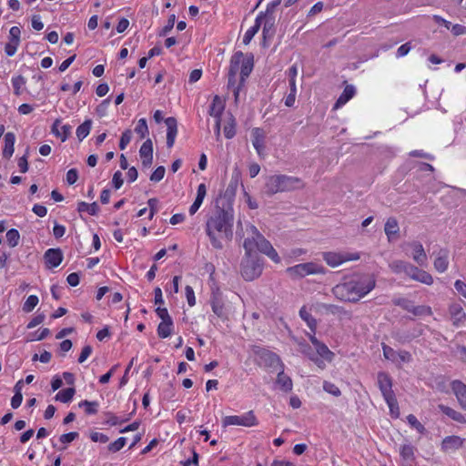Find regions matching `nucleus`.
<instances>
[{
	"label": "nucleus",
	"instance_id": "nucleus-1",
	"mask_svg": "<svg viewBox=\"0 0 466 466\" xmlns=\"http://www.w3.org/2000/svg\"><path fill=\"white\" fill-rule=\"evenodd\" d=\"M376 287L372 274L353 275L332 289L333 295L342 301L358 302Z\"/></svg>",
	"mask_w": 466,
	"mask_h": 466
},
{
	"label": "nucleus",
	"instance_id": "nucleus-2",
	"mask_svg": "<svg viewBox=\"0 0 466 466\" xmlns=\"http://www.w3.org/2000/svg\"><path fill=\"white\" fill-rule=\"evenodd\" d=\"M233 215L225 209H218L206 222V233L214 248L221 249L224 241L233 235Z\"/></svg>",
	"mask_w": 466,
	"mask_h": 466
},
{
	"label": "nucleus",
	"instance_id": "nucleus-3",
	"mask_svg": "<svg viewBox=\"0 0 466 466\" xmlns=\"http://www.w3.org/2000/svg\"><path fill=\"white\" fill-rule=\"evenodd\" d=\"M253 69L252 57H247L240 51L236 52L230 59L228 88L233 92L235 100L238 99L239 91Z\"/></svg>",
	"mask_w": 466,
	"mask_h": 466
},
{
	"label": "nucleus",
	"instance_id": "nucleus-4",
	"mask_svg": "<svg viewBox=\"0 0 466 466\" xmlns=\"http://www.w3.org/2000/svg\"><path fill=\"white\" fill-rule=\"evenodd\" d=\"M266 191L268 195H274L279 192H286L304 187L303 181L297 177L287 175H273L268 177Z\"/></svg>",
	"mask_w": 466,
	"mask_h": 466
},
{
	"label": "nucleus",
	"instance_id": "nucleus-5",
	"mask_svg": "<svg viewBox=\"0 0 466 466\" xmlns=\"http://www.w3.org/2000/svg\"><path fill=\"white\" fill-rule=\"evenodd\" d=\"M286 272L292 279H300L309 275L325 274L326 269L322 265L310 261L289 267Z\"/></svg>",
	"mask_w": 466,
	"mask_h": 466
},
{
	"label": "nucleus",
	"instance_id": "nucleus-6",
	"mask_svg": "<svg viewBox=\"0 0 466 466\" xmlns=\"http://www.w3.org/2000/svg\"><path fill=\"white\" fill-rule=\"evenodd\" d=\"M262 265L257 255H246L241 262V274L246 280L251 281L260 276Z\"/></svg>",
	"mask_w": 466,
	"mask_h": 466
},
{
	"label": "nucleus",
	"instance_id": "nucleus-7",
	"mask_svg": "<svg viewBox=\"0 0 466 466\" xmlns=\"http://www.w3.org/2000/svg\"><path fill=\"white\" fill-rule=\"evenodd\" d=\"M258 423L255 413L249 410L242 415H229L226 416L222 420V426H243V427H253Z\"/></svg>",
	"mask_w": 466,
	"mask_h": 466
},
{
	"label": "nucleus",
	"instance_id": "nucleus-8",
	"mask_svg": "<svg viewBox=\"0 0 466 466\" xmlns=\"http://www.w3.org/2000/svg\"><path fill=\"white\" fill-rule=\"evenodd\" d=\"M247 231L257 236V249L261 253L266 254L268 258H270L274 262L279 263L280 261V258L278 255L277 251L274 249L272 245L268 241L257 229V228L253 225H249L247 228Z\"/></svg>",
	"mask_w": 466,
	"mask_h": 466
},
{
	"label": "nucleus",
	"instance_id": "nucleus-9",
	"mask_svg": "<svg viewBox=\"0 0 466 466\" xmlns=\"http://www.w3.org/2000/svg\"><path fill=\"white\" fill-rule=\"evenodd\" d=\"M360 258V255L358 253H348V252H324L323 259L325 262L332 267L336 268L339 265L348 262L358 260Z\"/></svg>",
	"mask_w": 466,
	"mask_h": 466
},
{
	"label": "nucleus",
	"instance_id": "nucleus-10",
	"mask_svg": "<svg viewBox=\"0 0 466 466\" xmlns=\"http://www.w3.org/2000/svg\"><path fill=\"white\" fill-rule=\"evenodd\" d=\"M383 350V356L385 359L392 361V362H403V363H409L411 361V354L407 350H400L396 351L390 346H387L385 344L382 345Z\"/></svg>",
	"mask_w": 466,
	"mask_h": 466
},
{
	"label": "nucleus",
	"instance_id": "nucleus-11",
	"mask_svg": "<svg viewBox=\"0 0 466 466\" xmlns=\"http://www.w3.org/2000/svg\"><path fill=\"white\" fill-rule=\"evenodd\" d=\"M377 383L384 400L390 399L395 396L392 390V380L387 373L379 372L377 376Z\"/></svg>",
	"mask_w": 466,
	"mask_h": 466
},
{
	"label": "nucleus",
	"instance_id": "nucleus-12",
	"mask_svg": "<svg viewBox=\"0 0 466 466\" xmlns=\"http://www.w3.org/2000/svg\"><path fill=\"white\" fill-rule=\"evenodd\" d=\"M308 336H309V340L315 347V350L317 351L319 356L321 357L322 359L326 360L328 362L332 361L334 353L332 351H330L329 350V348L324 343L319 341L315 337V332L311 331V333H309Z\"/></svg>",
	"mask_w": 466,
	"mask_h": 466
},
{
	"label": "nucleus",
	"instance_id": "nucleus-13",
	"mask_svg": "<svg viewBox=\"0 0 466 466\" xmlns=\"http://www.w3.org/2000/svg\"><path fill=\"white\" fill-rule=\"evenodd\" d=\"M449 315L453 326L460 327L466 320V313L460 303H451L449 306Z\"/></svg>",
	"mask_w": 466,
	"mask_h": 466
},
{
	"label": "nucleus",
	"instance_id": "nucleus-14",
	"mask_svg": "<svg viewBox=\"0 0 466 466\" xmlns=\"http://www.w3.org/2000/svg\"><path fill=\"white\" fill-rule=\"evenodd\" d=\"M416 449L410 444H404L400 448L401 466H416Z\"/></svg>",
	"mask_w": 466,
	"mask_h": 466
},
{
	"label": "nucleus",
	"instance_id": "nucleus-15",
	"mask_svg": "<svg viewBox=\"0 0 466 466\" xmlns=\"http://www.w3.org/2000/svg\"><path fill=\"white\" fill-rule=\"evenodd\" d=\"M46 266L52 268L59 266L63 260V254L59 248H49L44 255Z\"/></svg>",
	"mask_w": 466,
	"mask_h": 466
},
{
	"label": "nucleus",
	"instance_id": "nucleus-16",
	"mask_svg": "<svg viewBox=\"0 0 466 466\" xmlns=\"http://www.w3.org/2000/svg\"><path fill=\"white\" fill-rule=\"evenodd\" d=\"M464 439L459 436H448L441 442V450L445 452L454 451L462 447Z\"/></svg>",
	"mask_w": 466,
	"mask_h": 466
},
{
	"label": "nucleus",
	"instance_id": "nucleus-17",
	"mask_svg": "<svg viewBox=\"0 0 466 466\" xmlns=\"http://www.w3.org/2000/svg\"><path fill=\"white\" fill-rule=\"evenodd\" d=\"M252 145L257 153L261 156L265 149V134L264 131L258 127L253 128L251 131Z\"/></svg>",
	"mask_w": 466,
	"mask_h": 466
},
{
	"label": "nucleus",
	"instance_id": "nucleus-18",
	"mask_svg": "<svg viewBox=\"0 0 466 466\" xmlns=\"http://www.w3.org/2000/svg\"><path fill=\"white\" fill-rule=\"evenodd\" d=\"M139 155L144 167H149L153 161V144L151 139L146 140L140 147Z\"/></svg>",
	"mask_w": 466,
	"mask_h": 466
},
{
	"label": "nucleus",
	"instance_id": "nucleus-19",
	"mask_svg": "<svg viewBox=\"0 0 466 466\" xmlns=\"http://www.w3.org/2000/svg\"><path fill=\"white\" fill-rule=\"evenodd\" d=\"M167 125V147L171 148L174 146L175 139L177 134V123L175 117H167L165 119Z\"/></svg>",
	"mask_w": 466,
	"mask_h": 466
},
{
	"label": "nucleus",
	"instance_id": "nucleus-20",
	"mask_svg": "<svg viewBox=\"0 0 466 466\" xmlns=\"http://www.w3.org/2000/svg\"><path fill=\"white\" fill-rule=\"evenodd\" d=\"M451 390L461 407L466 410V385L460 380H453L451 382Z\"/></svg>",
	"mask_w": 466,
	"mask_h": 466
},
{
	"label": "nucleus",
	"instance_id": "nucleus-21",
	"mask_svg": "<svg viewBox=\"0 0 466 466\" xmlns=\"http://www.w3.org/2000/svg\"><path fill=\"white\" fill-rule=\"evenodd\" d=\"M60 119H56L55 122L52 125V133L57 137H60L61 140L64 142L67 139V137L71 134V126L70 125H61Z\"/></svg>",
	"mask_w": 466,
	"mask_h": 466
},
{
	"label": "nucleus",
	"instance_id": "nucleus-22",
	"mask_svg": "<svg viewBox=\"0 0 466 466\" xmlns=\"http://www.w3.org/2000/svg\"><path fill=\"white\" fill-rule=\"evenodd\" d=\"M434 268L437 271L442 273L449 266V251L447 249H440L434 259Z\"/></svg>",
	"mask_w": 466,
	"mask_h": 466
},
{
	"label": "nucleus",
	"instance_id": "nucleus-23",
	"mask_svg": "<svg viewBox=\"0 0 466 466\" xmlns=\"http://www.w3.org/2000/svg\"><path fill=\"white\" fill-rule=\"evenodd\" d=\"M262 15V24L263 25V37L266 40L267 38L270 39L273 37L275 34V16L271 15Z\"/></svg>",
	"mask_w": 466,
	"mask_h": 466
},
{
	"label": "nucleus",
	"instance_id": "nucleus-24",
	"mask_svg": "<svg viewBox=\"0 0 466 466\" xmlns=\"http://www.w3.org/2000/svg\"><path fill=\"white\" fill-rule=\"evenodd\" d=\"M300 351L304 355H306L310 360H312L319 368H325V361L327 360L319 357L317 351H313V350L309 345L301 344Z\"/></svg>",
	"mask_w": 466,
	"mask_h": 466
},
{
	"label": "nucleus",
	"instance_id": "nucleus-25",
	"mask_svg": "<svg viewBox=\"0 0 466 466\" xmlns=\"http://www.w3.org/2000/svg\"><path fill=\"white\" fill-rule=\"evenodd\" d=\"M261 358L267 366L270 368L283 369V363L281 362L280 358L276 353L271 352L269 350H265L262 352Z\"/></svg>",
	"mask_w": 466,
	"mask_h": 466
},
{
	"label": "nucleus",
	"instance_id": "nucleus-26",
	"mask_svg": "<svg viewBox=\"0 0 466 466\" xmlns=\"http://www.w3.org/2000/svg\"><path fill=\"white\" fill-rule=\"evenodd\" d=\"M15 141V136L14 133L8 132L5 135V137H4L5 146H4L3 153H2L4 157L8 159L13 156L14 150H15V147H14Z\"/></svg>",
	"mask_w": 466,
	"mask_h": 466
},
{
	"label": "nucleus",
	"instance_id": "nucleus-27",
	"mask_svg": "<svg viewBox=\"0 0 466 466\" xmlns=\"http://www.w3.org/2000/svg\"><path fill=\"white\" fill-rule=\"evenodd\" d=\"M355 87L353 86H347L342 94L339 96L338 100L336 101L334 105V109H338L340 106H344L350 99H351L355 95Z\"/></svg>",
	"mask_w": 466,
	"mask_h": 466
},
{
	"label": "nucleus",
	"instance_id": "nucleus-28",
	"mask_svg": "<svg viewBox=\"0 0 466 466\" xmlns=\"http://www.w3.org/2000/svg\"><path fill=\"white\" fill-rule=\"evenodd\" d=\"M224 108H225L224 102L218 96H216L213 98V101L210 105L209 115L213 117H215L216 119H220V116L224 111Z\"/></svg>",
	"mask_w": 466,
	"mask_h": 466
},
{
	"label": "nucleus",
	"instance_id": "nucleus-29",
	"mask_svg": "<svg viewBox=\"0 0 466 466\" xmlns=\"http://www.w3.org/2000/svg\"><path fill=\"white\" fill-rule=\"evenodd\" d=\"M276 383L285 392L290 391L293 387L291 379L284 373L283 369H280V371L278 373Z\"/></svg>",
	"mask_w": 466,
	"mask_h": 466
},
{
	"label": "nucleus",
	"instance_id": "nucleus-30",
	"mask_svg": "<svg viewBox=\"0 0 466 466\" xmlns=\"http://www.w3.org/2000/svg\"><path fill=\"white\" fill-rule=\"evenodd\" d=\"M385 234L388 239L390 240L392 237L396 236L400 231V227L395 218H389L384 226Z\"/></svg>",
	"mask_w": 466,
	"mask_h": 466
},
{
	"label": "nucleus",
	"instance_id": "nucleus-31",
	"mask_svg": "<svg viewBox=\"0 0 466 466\" xmlns=\"http://www.w3.org/2000/svg\"><path fill=\"white\" fill-rule=\"evenodd\" d=\"M413 255L412 258L419 265L422 266L427 260V255L424 251L422 245L419 242L412 244Z\"/></svg>",
	"mask_w": 466,
	"mask_h": 466
},
{
	"label": "nucleus",
	"instance_id": "nucleus-32",
	"mask_svg": "<svg viewBox=\"0 0 466 466\" xmlns=\"http://www.w3.org/2000/svg\"><path fill=\"white\" fill-rule=\"evenodd\" d=\"M439 409L441 412H443L445 415H447L453 420L461 422V423L466 422L464 416L460 411H457V410H453L452 408H450L443 404L439 405Z\"/></svg>",
	"mask_w": 466,
	"mask_h": 466
},
{
	"label": "nucleus",
	"instance_id": "nucleus-33",
	"mask_svg": "<svg viewBox=\"0 0 466 466\" xmlns=\"http://www.w3.org/2000/svg\"><path fill=\"white\" fill-rule=\"evenodd\" d=\"M261 24H262V15H258L256 18L255 25L253 26H251L249 29H248L243 36V43L245 45H248L250 43V41L252 40L254 35L258 32V30L261 26Z\"/></svg>",
	"mask_w": 466,
	"mask_h": 466
},
{
	"label": "nucleus",
	"instance_id": "nucleus-34",
	"mask_svg": "<svg viewBox=\"0 0 466 466\" xmlns=\"http://www.w3.org/2000/svg\"><path fill=\"white\" fill-rule=\"evenodd\" d=\"M173 330V320L161 321L157 326V335L161 339L169 337Z\"/></svg>",
	"mask_w": 466,
	"mask_h": 466
},
{
	"label": "nucleus",
	"instance_id": "nucleus-35",
	"mask_svg": "<svg viewBox=\"0 0 466 466\" xmlns=\"http://www.w3.org/2000/svg\"><path fill=\"white\" fill-rule=\"evenodd\" d=\"M300 318L307 323L312 332L316 331L317 320L307 310L306 307H302L299 310Z\"/></svg>",
	"mask_w": 466,
	"mask_h": 466
},
{
	"label": "nucleus",
	"instance_id": "nucleus-36",
	"mask_svg": "<svg viewBox=\"0 0 466 466\" xmlns=\"http://www.w3.org/2000/svg\"><path fill=\"white\" fill-rule=\"evenodd\" d=\"M250 235L244 241V248L246 250V255H257L255 250L257 249V236L248 231Z\"/></svg>",
	"mask_w": 466,
	"mask_h": 466
},
{
	"label": "nucleus",
	"instance_id": "nucleus-37",
	"mask_svg": "<svg viewBox=\"0 0 466 466\" xmlns=\"http://www.w3.org/2000/svg\"><path fill=\"white\" fill-rule=\"evenodd\" d=\"M99 210L98 205L96 202H93L91 204L86 202H79L77 206V211L79 213L86 212L89 215H96Z\"/></svg>",
	"mask_w": 466,
	"mask_h": 466
},
{
	"label": "nucleus",
	"instance_id": "nucleus-38",
	"mask_svg": "<svg viewBox=\"0 0 466 466\" xmlns=\"http://www.w3.org/2000/svg\"><path fill=\"white\" fill-rule=\"evenodd\" d=\"M91 127H92V120L87 119L76 128V137L79 141H82L84 138H86L89 135Z\"/></svg>",
	"mask_w": 466,
	"mask_h": 466
},
{
	"label": "nucleus",
	"instance_id": "nucleus-39",
	"mask_svg": "<svg viewBox=\"0 0 466 466\" xmlns=\"http://www.w3.org/2000/svg\"><path fill=\"white\" fill-rule=\"evenodd\" d=\"M75 392L76 390L74 388L62 390L56 395V400L64 403H67L73 399Z\"/></svg>",
	"mask_w": 466,
	"mask_h": 466
},
{
	"label": "nucleus",
	"instance_id": "nucleus-40",
	"mask_svg": "<svg viewBox=\"0 0 466 466\" xmlns=\"http://www.w3.org/2000/svg\"><path fill=\"white\" fill-rule=\"evenodd\" d=\"M289 94L286 96L284 103H285L286 106L291 107L294 106L295 101H296V94H297L296 82L289 81Z\"/></svg>",
	"mask_w": 466,
	"mask_h": 466
},
{
	"label": "nucleus",
	"instance_id": "nucleus-41",
	"mask_svg": "<svg viewBox=\"0 0 466 466\" xmlns=\"http://www.w3.org/2000/svg\"><path fill=\"white\" fill-rule=\"evenodd\" d=\"M211 308L213 312L219 318L224 316V305L218 295H214L211 299Z\"/></svg>",
	"mask_w": 466,
	"mask_h": 466
},
{
	"label": "nucleus",
	"instance_id": "nucleus-42",
	"mask_svg": "<svg viewBox=\"0 0 466 466\" xmlns=\"http://www.w3.org/2000/svg\"><path fill=\"white\" fill-rule=\"evenodd\" d=\"M413 280L421 282L426 285H431L433 283V279L431 275L420 268L418 269V272L416 273Z\"/></svg>",
	"mask_w": 466,
	"mask_h": 466
},
{
	"label": "nucleus",
	"instance_id": "nucleus-43",
	"mask_svg": "<svg viewBox=\"0 0 466 466\" xmlns=\"http://www.w3.org/2000/svg\"><path fill=\"white\" fill-rule=\"evenodd\" d=\"M413 280L421 282L426 285H431L433 283V279L431 275L420 268L418 269V272L416 273Z\"/></svg>",
	"mask_w": 466,
	"mask_h": 466
},
{
	"label": "nucleus",
	"instance_id": "nucleus-44",
	"mask_svg": "<svg viewBox=\"0 0 466 466\" xmlns=\"http://www.w3.org/2000/svg\"><path fill=\"white\" fill-rule=\"evenodd\" d=\"M5 238L8 245L12 248H15L19 243L20 234L16 229L12 228L6 232Z\"/></svg>",
	"mask_w": 466,
	"mask_h": 466
},
{
	"label": "nucleus",
	"instance_id": "nucleus-45",
	"mask_svg": "<svg viewBox=\"0 0 466 466\" xmlns=\"http://www.w3.org/2000/svg\"><path fill=\"white\" fill-rule=\"evenodd\" d=\"M414 316H431L432 314L431 308L426 305L412 306L411 311Z\"/></svg>",
	"mask_w": 466,
	"mask_h": 466
},
{
	"label": "nucleus",
	"instance_id": "nucleus-46",
	"mask_svg": "<svg viewBox=\"0 0 466 466\" xmlns=\"http://www.w3.org/2000/svg\"><path fill=\"white\" fill-rule=\"evenodd\" d=\"M12 85L14 87V93L16 96H19L22 93V88L25 85V79L22 76H15L12 78Z\"/></svg>",
	"mask_w": 466,
	"mask_h": 466
},
{
	"label": "nucleus",
	"instance_id": "nucleus-47",
	"mask_svg": "<svg viewBox=\"0 0 466 466\" xmlns=\"http://www.w3.org/2000/svg\"><path fill=\"white\" fill-rule=\"evenodd\" d=\"M38 298L35 295H30L23 305V310L25 312H31L35 306L38 304Z\"/></svg>",
	"mask_w": 466,
	"mask_h": 466
},
{
	"label": "nucleus",
	"instance_id": "nucleus-48",
	"mask_svg": "<svg viewBox=\"0 0 466 466\" xmlns=\"http://www.w3.org/2000/svg\"><path fill=\"white\" fill-rule=\"evenodd\" d=\"M385 401L387 402V404L389 406L390 414L393 417L398 418L399 415H400V410H399V405H398V401L396 400V397L393 396L390 399L385 400Z\"/></svg>",
	"mask_w": 466,
	"mask_h": 466
},
{
	"label": "nucleus",
	"instance_id": "nucleus-49",
	"mask_svg": "<svg viewBox=\"0 0 466 466\" xmlns=\"http://www.w3.org/2000/svg\"><path fill=\"white\" fill-rule=\"evenodd\" d=\"M408 262L402 260L392 261L389 267L396 274L404 273Z\"/></svg>",
	"mask_w": 466,
	"mask_h": 466
},
{
	"label": "nucleus",
	"instance_id": "nucleus-50",
	"mask_svg": "<svg viewBox=\"0 0 466 466\" xmlns=\"http://www.w3.org/2000/svg\"><path fill=\"white\" fill-rule=\"evenodd\" d=\"M135 131L140 136L141 138L146 137V136L148 134V127L145 118L138 120Z\"/></svg>",
	"mask_w": 466,
	"mask_h": 466
},
{
	"label": "nucleus",
	"instance_id": "nucleus-51",
	"mask_svg": "<svg viewBox=\"0 0 466 466\" xmlns=\"http://www.w3.org/2000/svg\"><path fill=\"white\" fill-rule=\"evenodd\" d=\"M79 407H85L87 414H96L98 403L96 401L83 400L79 403Z\"/></svg>",
	"mask_w": 466,
	"mask_h": 466
},
{
	"label": "nucleus",
	"instance_id": "nucleus-52",
	"mask_svg": "<svg viewBox=\"0 0 466 466\" xmlns=\"http://www.w3.org/2000/svg\"><path fill=\"white\" fill-rule=\"evenodd\" d=\"M321 308L325 309L326 312L331 313L333 315H340L345 313L343 308L333 304H322Z\"/></svg>",
	"mask_w": 466,
	"mask_h": 466
},
{
	"label": "nucleus",
	"instance_id": "nucleus-53",
	"mask_svg": "<svg viewBox=\"0 0 466 466\" xmlns=\"http://www.w3.org/2000/svg\"><path fill=\"white\" fill-rule=\"evenodd\" d=\"M126 438L120 437L114 442L108 445V450L112 452H116L120 451L126 445Z\"/></svg>",
	"mask_w": 466,
	"mask_h": 466
},
{
	"label": "nucleus",
	"instance_id": "nucleus-54",
	"mask_svg": "<svg viewBox=\"0 0 466 466\" xmlns=\"http://www.w3.org/2000/svg\"><path fill=\"white\" fill-rule=\"evenodd\" d=\"M20 41H13L9 40L8 43L5 44V52L8 56H12L15 54L17 47L19 46Z\"/></svg>",
	"mask_w": 466,
	"mask_h": 466
},
{
	"label": "nucleus",
	"instance_id": "nucleus-55",
	"mask_svg": "<svg viewBox=\"0 0 466 466\" xmlns=\"http://www.w3.org/2000/svg\"><path fill=\"white\" fill-rule=\"evenodd\" d=\"M236 134L235 130V121L230 118L229 122L224 127V135L227 138H232Z\"/></svg>",
	"mask_w": 466,
	"mask_h": 466
},
{
	"label": "nucleus",
	"instance_id": "nucleus-56",
	"mask_svg": "<svg viewBox=\"0 0 466 466\" xmlns=\"http://www.w3.org/2000/svg\"><path fill=\"white\" fill-rule=\"evenodd\" d=\"M165 172L166 169L164 167L160 166L157 167L156 170L151 174L150 180L155 183L159 182L163 179Z\"/></svg>",
	"mask_w": 466,
	"mask_h": 466
},
{
	"label": "nucleus",
	"instance_id": "nucleus-57",
	"mask_svg": "<svg viewBox=\"0 0 466 466\" xmlns=\"http://www.w3.org/2000/svg\"><path fill=\"white\" fill-rule=\"evenodd\" d=\"M323 389L325 391L332 394L333 396H339L341 394L340 390L333 383L325 381L323 383Z\"/></svg>",
	"mask_w": 466,
	"mask_h": 466
},
{
	"label": "nucleus",
	"instance_id": "nucleus-58",
	"mask_svg": "<svg viewBox=\"0 0 466 466\" xmlns=\"http://www.w3.org/2000/svg\"><path fill=\"white\" fill-rule=\"evenodd\" d=\"M131 138H132V133L129 129L123 132V134L120 137V142H119L120 149H122V150L125 149L127 147V146L130 143Z\"/></svg>",
	"mask_w": 466,
	"mask_h": 466
},
{
	"label": "nucleus",
	"instance_id": "nucleus-59",
	"mask_svg": "<svg viewBox=\"0 0 466 466\" xmlns=\"http://www.w3.org/2000/svg\"><path fill=\"white\" fill-rule=\"evenodd\" d=\"M394 304L397 306L401 307L403 309L407 310L408 312L411 311L413 304L411 301L408 300L407 299H397L394 301Z\"/></svg>",
	"mask_w": 466,
	"mask_h": 466
},
{
	"label": "nucleus",
	"instance_id": "nucleus-60",
	"mask_svg": "<svg viewBox=\"0 0 466 466\" xmlns=\"http://www.w3.org/2000/svg\"><path fill=\"white\" fill-rule=\"evenodd\" d=\"M407 420L408 422L413 426L418 431L420 432H422L424 431V427L423 425L417 420V418L412 415V414H410L408 417H407Z\"/></svg>",
	"mask_w": 466,
	"mask_h": 466
},
{
	"label": "nucleus",
	"instance_id": "nucleus-61",
	"mask_svg": "<svg viewBox=\"0 0 466 466\" xmlns=\"http://www.w3.org/2000/svg\"><path fill=\"white\" fill-rule=\"evenodd\" d=\"M90 439L94 441V442H100V443H106L108 441L109 438L105 435L104 433H101V432H92L91 435H90Z\"/></svg>",
	"mask_w": 466,
	"mask_h": 466
},
{
	"label": "nucleus",
	"instance_id": "nucleus-62",
	"mask_svg": "<svg viewBox=\"0 0 466 466\" xmlns=\"http://www.w3.org/2000/svg\"><path fill=\"white\" fill-rule=\"evenodd\" d=\"M185 291L188 305L191 307L194 306L196 304V298L192 287L187 286Z\"/></svg>",
	"mask_w": 466,
	"mask_h": 466
},
{
	"label": "nucleus",
	"instance_id": "nucleus-63",
	"mask_svg": "<svg viewBox=\"0 0 466 466\" xmlns=\"http://www.w3.org/2000/svg\"><path fill=\"white\" fill-rule=\"evenodd\" d=\"M78 437V433L77 432H69V433H65V434H62L59 438L60 441L62 443H70L72 442L73 441H75L76 438Z\"/></svg>",
	"mask_w": 466,
	"mask_h": 466
},
{
	"label": "nucleus",
	"instance_id": "nucleus-64",
	"mask_svg": "<svg viewBox=\"0 0 466 466\" xmlns=\"http://www.w3.org/2000/svg\"><path fill=\"white\" fill-rule=\"evenodd\" d=\"M78 178V172L76 169L75 168H72V169H69L66 173V182L69 184V185H73L76 182Z\"/></svg>",
	"mask_w": 466,
	"mask_h": 466
}]
</instances>
